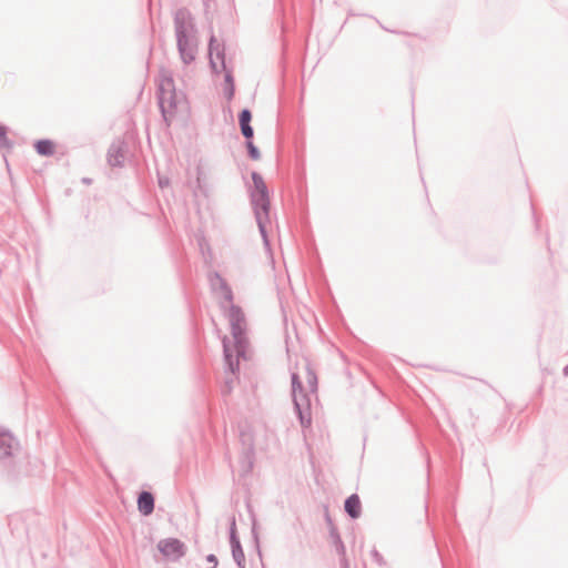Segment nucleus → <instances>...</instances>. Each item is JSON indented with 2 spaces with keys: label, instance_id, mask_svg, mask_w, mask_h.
<instances>
[{
  "label": "nucleus",
  "instance_id": "9",
  "mask_svg": "<svg viewBox=\"0 0 568 568\" xmlns=\"http://www.w3.org/2000/svg\"><path fill=\"white\" fill-rule=\"evenodd\" d=\"M230 546L233 560L235 561L237 568H245V555L240 541V538L236 535L235 528V519L233 518L230 527Z\"/></svg>",
  "mask_w": 568,
  "mask_h": 568
},
{
  "label": "nucleus",
  "instance_id": "5",
  "mask_svg": "<svg viewBox=\"0 0 568 568\" xmlns=\"http://www.w3.org/2000/svg\"><path fill=\"white\" fill-rule=\"evenodd\" d=\"M158 100L162 116L168 121L176 108V91L171 75L163 74L158 87Z\"/></svg>",
  "mask_w": 568,
  "mask_h": 568
},
{
  "label": "nucleus",
  "instance_id": "11",
  "mask_svg": "<svg viewBox=\"0 0 568 568\" xmlns=\"http://www.w3.org/2000/svg\"><path fill=\"white\" fill-rule=\"evenodd\" d=\"M138 510L143 516H149L154 510L155 499L151 491L142 490L136 499Z\"/></svg>",
  "mask_w": 568,
  "mask_h": 568
},
{
  "label": "nucleus",
  "instance_id": "27",
  "mask_svg": "<svg viewBox=\"0 0 568 568\" xmlns=\"http://www.w3.org/2000/svg\"><path fill=\"white\" fill-rule=\"evenodd\" d=\"M170 184V180L166 176H159V186L161 189L166 187Z\"/></svg>",
  "mask_w": 568,
  "mask_h": 568
},
{
  "label": "nucleus",
  "instance_id": "14",
  "mask_svg": "<svg viewBox=\"0 0 568 568\" xmlns=\"http://www.w3.org/2000/svg\"><path fill=\"white\" fill-rule=\"evenodd\" d=\"M37 153L41 156H51L54 154V143L49 139H41L34 143Z\"/></svg>",
  "mask_w": 568,
  "mask_h": 568
},
{
  "label": "nucleus",
  "instance_id": "13",
  "mask_svg": "<svg viewBox=\"0 0 568 568\" xmlns=\"http://www.w3.org/2000/svg\"><path fill=\"white\" fill-rule=\"evenodd\" d=\"M345 513L352 518L357 519L361 516L362 505L357 494H352L345 499Z\"/></svg>",
  "mask_w": 568,
  "mask_h": 568
},
{
  "label": "nucleus",
  "instance_id": "23",
  "mask_svg": "<svg viewBox=\"0 0 568 568\" xmlns=\"http://www.w3.org/2000/svg\"><path fill=\"white\" fill-rule=\"evenodd\" d=\"M223 91H224L225 98L230 101L234 97L235 85H224Z\"/></svg>",
  "mask_w": 568,
  "mask_h": 568
},
{
  "label": "nucleus",
  "instance_id": "25",
  "mask_svg": "<svg viewBox=\"0 0 568 568\" xmlns=\"http://www.w3.org/2000/svg\"><path fill=\"white\" fill-rule=\"evenodd\" d=\"M252 536H253V539L256 544V547L258 548V534H257V530H256V521L253 520V525H252Z\"/></svg>",
  "mask_w": 568,
  "mask_h": 568
},
{
  "label": "nucleus",
  "instance_id": "17",
  "mask_svg": "<svg viewBox=\"0 0 568 568\" xmlns=\"http://www.w3.org/2000/svg\"><path fill=\"white\" fill-rule=\"evenodd\" d=\"M306 379L310 387L311 393H316L317 390V376L315 372L307 366L306 367Z\"/></svg>",
  "mask_w": 568,
  "mask_h": 568
},
{
  "label": "nucleus",
  "instance_id": "18",
  "mask_svg": "<svg viewBox=\"0 0 568 568\" xmlns=\"http://www.w3.org/2000/svg\"><path fill=\"white\" fill-rule=\"evenodd\" d=\"M8 128L3 124H0V149H10L12 148V142L7 136Z\"/></svg>",
  "mask_w": 568,
  "mask_h": 568
},
{
  "label": "nucleus",
  "instance_id": "20",
  "mask_svg": "<svg viewBox=\"0 0 568 568\" xmlns=\"http://www.w3.org/2000/svg\"><path fill=\"white\" fill-rule=\"evenodd\" d=\"M251 121H252V112L248 109H243L239 113L240 126L251 124Z\"/></svg>",
  "mask_w": 568,
  "mask_h": 568
},
{
  "label": "nucleus",
  "instance_id": "21",
  "mask_svg": "<svg viewBox=\"0 0 568 568\" xmlns=\"http://www.w3.org/2000/svg\"><path fill=\"white\" fill-rule=\"evenodd\" d=\"M371 556H372L374 562H376V565H378L379 567L386 566V561H385L383 555L376 548L372 549Z\"/></svg>",
  "mask_w": 568,
  "mask_h": 568
},
{
  "label": "nucleus",
  "instance_id": "6",
  "mask_svg": "<svg viewBox=\"0 0 568 568\" xmlns=\"http://www.w3.org/2000/svg\"><path fill=\"white\" fill-rule=\"evenodd\" d=\"M209 62L213 73H220L226 69L225 45L220 43L212 34L209 42Z\"/></svg>",
  "mask_w": 568,
  "mask_h": 568
},
{
  "label": "nucleus",
  "instance_id": "26",
  "mask_svg": "<svg viewBox=\"0 0 568 568\" xmlns=\"http://www.w3.org/2000/svg\"><path fill=\"white\" fill-rule=\"evenodd\" d=\"M205 559L207 562L213 564L212 567L216 568L219 561H217V557L214 554H209Z\"/></svg>",
  "mask_w": 568,
  "mask_h": 568
},
{
  "label": "nucleus",
  "instance_id": "7",
  "mask_svg": "<svg viewBox=\"0 0 568 568\" xmlns=\"http://www.w3.org/2000/svg\"><path fill=\"white\" fill-rule=\"evenodd\" d=\"M159 551L172 561H178L186 554V547L178 538L161 539L158 544Z\"/></svg>",
  "mask_w": 568,
  "mask_h": 568
},
{
  "label": "nucleus",
  "instance_id": "15",
  "mask_svg": "<svg viewBox=\"0 0 568 568\" xmlns=\"http://www.w3.org/2000/svg\"><path fill=\"white\" fill-rule=\"evenodd\" d=\"M223 347H224L223 351H224V358H225L226 367H227V369L231 373L235 374L239 371V368H240L239 359L237 358L236 359L233 358V355L231 354V352H230L227 345L225 344V342H223Z\"/></svg>",
  "mask_w": 568,
  "mask_h": 568
},
{
  "label": "nucleus",
  "instance_id": "29",
  "mask_svg": "<svg viewBox=\"0 0 568 568\" xmlns=\"http://www.w3.org/2000/svg\"><path fill=\"white\" fill-rule=\"evenodd\" d=\"M83 182H84V183H90V182H91V180H90V179H83Z\"/></svg>",
  "mask_w": 568,
  "mask_h": 568
},
{
  "label": "nucleus",
  "instance_id": "28",
  "mask_svg": "<svg viewBox=\"0 0 568 568\" xmlns=\"http://www.w3.org/2000/svg\"><path fill=\"white\" fill-rule=\"evenodd\" d=\"M562 374H564L565 377L568 376V364L564 367Z\"/></svg>",
  "mask_w": 568,
  "mask_h": 568
},
{
  "label": "nucleus",
  "instance_id": "4",
  "mask_svg": "<svg viewBox=\"0 0 568 568\" xmlns=\"http://www.w3.org/2000/svg\"><path fill=\"white\" fill-rule=\"evenodd\" d=\"M253 185L248 189L250 202L255 215H270L271 200L267 185L263 176L253 171L251 174Z\"/></svg>",
  "mask_w": 568,
  "mask_h": 568
},
{
  "label": "nucleus",
  "instance_id": "22",
  "mask_svg": "<svg viewBox=\"0 0 568 568\" xmlns=\"http://www.w3.org/2000/svg\"><path fill=\"white\" fill-rule=\"evenodd\" d=\"M240 128H241L242 135L245 138V141H252V139L254 136V130H253L252 125L246 124V125H242Z\"/></svg>",
  "mask_w": 568,
  "mask_h": 568
},
{
  "label": "nucleus",
  "instance_id": "30",
  "mask_svg": "<svg viewBox=\"0 0 568 568\" xmlns=\"http://www.w3.org/2000/svg\"><path fill=\"white\" fill-rule=\"evenodd\" d=\"M210 568H215V567H210Z\"/></svg>",
  "mask_w": 568,
  "mask_h": 568
},
{
  "label": "nucleus",
  "instance_id": "12",
  "mask_svg": "<svg viewBox=\"0 0 568 568\" xmlns=\"http://www.w3.org/2000/svg\"><path fill=\"white\" fill-rule=\"evenodd\" d=\"M17 445V440L9 432H0V459L11 456Z\"/></svg>",
  "mask_w": 568,
  "mask_h": 568
},
{
  "label": "nucleus",
  "instance_id": "8",
  "mask_svg": "<svg viewBox=\"0 0 568 568\" xmlns=\"http://www.w3.org/2000/svg\"><path fill=\"white\" fill-rule=\"evenodd\" d=\"M326 521H327L328 528H329V538H331L332 545L335 547L336 552L341 557L339 558L341 568H348V560L346 558L345 545L341 538V535H339L337 528L334 526L328 514H326Z\"/></svg>",
  "mask_w": 568,
  "mask_h": 568
},
{
  "label": "nucleus",
  "instance_id": "16",
  "mask_svg": "<svg viewBox=\"0 0 568 568\" xmlns=\"http://www.w3.org/2000/svg\"><path fill=\"white\" fill-rule=\"evenodd\" d=\"M255 220L265 245H268L266 225L270 223V215H255Z\"/></svg>",
  "mask_w": 568,
  "mask_h": 568
},
{
  "label": "nucleus",
  "instance_id": "3",
  "mask_svg": "<svg viewBox=\"0 0 568 568\" xmlns=\"http://www.w3.org/2000/svg\"><path fill=\"white\" fill-rule=\"evenodd\" d=\"M292 396L294 409L303 428H308L312 424L311 399L305 393L303 384L297 373L291 374Z\"/></svg>",
  "mask_w": 568,
  "mask_h": 568
},
{
  "label": "nucleus",
  "instance_id": "1",
  "mask_svg": "<svg viewBox=\"0 0 568 568\" xmlns=\"http://www.w3.org/2000/svg\"><path fill=\"white\" fill-rule=\"evenodd\" d=\"M209 281L211 290L214 293L220 292L222 295L220 300V307L225 311L227 310V318L231 325V333L234 339L236 356L244 357L248 344L245 334V315L242 308L233 303V291L219 272L211 273Z\"/></svg>",
  "mask_w": 568,
  "mask_h": 568
},
{
  "label": "nucleus",
  "instance_id": "24",
  "mask_svg": "<svg viewBox=\"0 0 568 568\" xmlns=\"http://www.w3.org/2000/svg\"><path fill=\"white\" fill-rule=\"evenodd\" d=\"M224 85H234V78L231 70L225 69Z\"/></svg>",
  "mask_w": 568,
  "mask_h": 568
},
{
  "label": "nucleus",
  "instance_id": "10",
  "mask_svg": "<svg viewBox=\"0 0 568 568\" xmlns=\"http://www.w3.org/2000/svg\"><path fill=\"white\" fill-rule=\"evenodd\" d=\"M126 143L122 140L113 142L108 150V163L111 166L121 168L125 161Z\"/></svg>",
  "mask_w": 568,
  "mask_h": 568
},
{
  "label": "nucleus",
  "instance_id": "2",
  "mask_svg": "<svg viewBox=\"0 0 568 568\" xmlns=\"http://www.w3.org/2000/svg\"><path fill=\"white\" fill-rule=\"evenodd\" d=\"M174 31L180 58L184 64L195 60L197 52L196 30L187 9L181 8L174 14Z\"/></svg>",
  "mask_w": 568,
  "mask_h": 568
},
{
  "label": "nucleus",
  "instance_id": "19",
  "mask_svg": "<svg viewBox=\"0 0 568 568\" xmlns=\"http://www.w3.org/2000/svg\"><path fill=\"white\" fill-rule=\"evenodd\" d=\"M245 145L247 149V154L252 160H258L261 158V153L258 148L253 143V141H245Z\"/></svg>",
  "mask_w": 568,
  "mask_h": 568
}]
</instances>
